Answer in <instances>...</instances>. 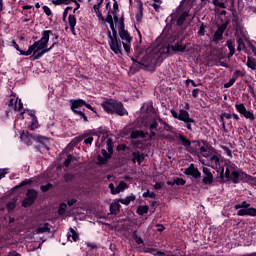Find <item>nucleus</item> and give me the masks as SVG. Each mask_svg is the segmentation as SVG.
Returning a JSON list of instances; mask_svg holds the SVG:
<instances>
[{
	"label": "nucleus",
	"mask_w": 256,
	"mask_h": 256,
	"mask_svg": "<svg viewBox=\"0 0 256 256\" xmlns=\"http://www.w3.org/2000/svg\"><path fill=\"white\" fill-rule=\"evenodd\" d=\"M53 35V31L51 30H44L41 33V38L34 42L33 45L29 46L27 51H20V55L24 57H29L32 55L34 59H41L45 53H49L55 47V43L49 47V39Z\"/></svg>",
	"instance_id": "obj_1"
},
{
	"label": "nucleus",
	"mask_w": 256,
	"mask_h": 256,
	"mask_svg": "<svg viewBox=\"0 0 256 256\" xmlns=\"http://www.w3.org/2000/svg\"><path fill=\"white\" fill-rule=\"evenodd\" d=\"M185 46L176 43L174 46H169L167 44L159 45L151 54V59L149 61L150 65H157L158 61H161V55H171L172 53H184Z\"/></svg>",
	"instance_id": "obj_2"
},
{
	"label": "nucleus",
	"mask_w": 256,
	"mask_h": 256,
	"mask_svg": "<svg viewBox=\"0 0 256 256\" xmlns=\"http://www.w3.org/2000/svg\"><path fill=\"white\" fill-rule=\"evenodd\" d=\"M199 154L202 157L210 160V167L216 171H221V175L225 172L224 168H221V154H218L215 149L209 147L207 144H198Z\"/></svg>",
	"instance_id": "obj_3"
},
{
	"label": "nucleus",
	"mask_w": 256,
	"mask_h": 256,
	"mask_svg": "<svg viewBox=\"0 0 256 256\" xmlns=\"http://www.w3.org/2000/svg\"><path fill=\"white\" fill-rule=\"evenodd\" d=\"M191 11V0H182L176 11L171 14V19L177 22V25H183Z\"/></svg>",
	"instance_id": "obj_4"
},
{
	"label": "nucleus",
	"mask_w": 256,
	"mask_h": 256,
	"mask_svg": "<svg viewBox=\"0 0 256 256\" xmlns=\"http://www.w3.org/2000/svg\"><path fill=\"white\" fill-rule=\"evenodd\" d=\"M101 107L105 113H108L109 115H113V113H116V115H120L121 117L127 115V110L123 107V103L117 100L107 99L101 103Z\"/></svg>",
	"instance_id": "obj_5"
},
{
	"label": "nucleus",
	"mask_w": 256,
	"mask_h": 256,
	"mask_svg": "<svg viewBox=\"0 0 256 256\" xmlns=\"http://www.w3.org/2000/svg\"><path fill=\"white\" fill-rule=\"evenodd\" d=\"M225 177H227V179H231L233 183H239V181H249V175L237 170L233 164L227 165Z\"/></svg>",
	"instance_id": "obj_6"
},
{
	"label": "nucleus",
	"mask_w": 256,
	"mask_h": 256,
	"mask_svg": "<svg viewBox=\"0 0 256 256\" xmlns=\"http://www.w3.org/2000/svg\"><path fill=\"white\" fill-rule=\"evenodd\" d=\"M113 9V11L108 13L106 21L109 23L111 31L115 33V29H121L123 27V20L117 16V13H119V5L117 3H114Z\"/></svg>",
	"instance_id": "obj_7"
},
{
	"label": "nucleus",
	"mask_w": 256,
	"mask_h": 256,
	"mask_svg": "<svg viewBox=\"0 0 256 256\" xmlns=\"http://www.w3.org/2000/svg\"><path fill=\"white\" fill-rule=\"evenodd\" d=\"M170 113L172 117H174V119H178V121H183V123L186 124V128L188 129V131H193V127L191 125H195V119L189 116V112L187 110L181 109L179 113H177V111L175 110H171Z\"/></svg>",
	"instance_id": "obj_8"
},
{
	"label": "nucleus",
	"mask_w": 256,
	"mask_h": 256,
	"mask_svg": "<svg viewBox=\"0 0 256 256\" xmlns=\"http://www.w3.org/2000/svg\"><path fill=\"white\" fill-rule=\"evenodd\" d=\"M108 38L111 51H113L115 55H121L123 53V42L121 43V40L117 39V29H115V32L112 31V35L111 32H109Z\"/></svg>",
	"instance_id": "obj_9"
},
{
	"label": "nucleus",
	"mask_w": 256,
	"mask_h": 256,
	"mask_svg": "<svg viewBox=\"0 0 256 256\" xmlns=\"http://www.w3.org/2000/svg\"><path fill=\"white\" fill-rule=\"evenodd\" d=\"M234 209H239L237 212L238 217H245V215H250L251 217L256 216V208L251 207V204H249L247 201L236 204Z\"/></svg>",
	"instance_id": "obj_10"
},
{
	"label": "nucleus",
	"mask_w": 256,
	"mask_h": 256,
	"mask_svg": "<svg viewBox=\"0 0 256 256\" xmlns=\"http://www.w3.org/2000/svg\"><path fill=\"white\" fill-rule=\"evenodd\" d=\"M20 139L26 145H31L33 141H38V143H43V141H45V137L39 135H31L29 133H25V131L20 133Z\"/></svg>",
	"instance_id": "obj_11"
},
{
	"label": "nucleus",
	"mask_w": 256,
	"mask_h": 256,
	"mask_svg": "<svg viewBox=\"0 0 256 256\" xmlns=\"http://www.w3.org/2000/svg\"><path fill=\"white\" fill-rule=\"evenodd\" d=\"M84 105L85 101H83L82 99L71 101V109L73 113L79 115L80 117H82L83 121L87 122V115H85L83 111H81V107H83Z\"/></svg>",
	"instance_id": "obj_12"
},
{
	"label": "nucleus",
	"mask_w": 256,
	"mask_h": 256,
	"mask_svg": "<svg viewBox=\"0 0 256 256\" xmlns=\"http://www.w3.org/2000/svg\"><path fill=\"white\" fill-rule=\"evenodd\" d=\"M235 109L240 113V115H243L245 119H248V121H254L255 120V114L251 110H247V107H245V104L239 103L235 104Z\"/></svg>",
	"instance_id": "obj_13"
},
{
	"label": "nucleus",
	"mask_w": 256,
	"mask_h": 256,
	"mask_svg": "<svg viewBox=\"0 0 256 256\" xmlns=\"http://www.w3.org/2000/svg\"><path fill=\"white\" fill-rule=\"evenodd\" d=\"M119 31L120 38L122 39V45L126 53H130L131 47L129 46L128 43H131V35H129V32L126 30H123V26L121 28H116Z\"/></svg>",
	"instance_id": "obj_14"
},
{
	"label": "nucleus",
	"mask_w": 256,
	"mask_h": 256,
	"mask_svg": "<svg viewBox=\"0 0 256 256\" xmlns=\"http://www.w3.org/2000/svg\"><path fill=\"white\" fill-rule=\"evenodd\" d=\"M109 189H110V193L112 195H119V193H123V191H125L126 189H129V184L121 181L117 187H115V185L113 183L109 184Z\"/></svg>",
	"instance_id": "obj_15"
},
{
	"label": "nucleus",
	"mask_w": 256,
	"mask_h": 256,
	"mask_svg": "<svg viewBox=\"0 0 256 256\" xmlns=\"http://www.w3.org/2000/svg\"><path fill=\"white\" fill-rule=\"evenodd\" d=\"M35 199H37V191L28 190L26 198L22 201V207H31L35 203Z\"/></svg>",
	"instance_id": "obj_16"
},
{
	"label": "nucleus",
	"mask_w": 256,
	"mask_h": 256,
	"mask_svg": "<svg viewBox=\"0 0 256 256\" xmlns=\"http://www.w3.org/2000/svg\"><path fill=\"white\" fill-rule=\"evenodd\" d=\"M143 125L147 129H150L151 131H153V129H157V127L159 126V122H157V116L152 115L148 117L146 120H143Z\"/></svg>",
	"instance_id": "obj_17"
},
{
	"label": "nucleus",
	"mask_w": 256,
	"mask_h": 256,
	"mask_svg": "<svg viewBox=\"0 0 256 256\" xmlns=\"http://www.w3.org/2000/svg\"><path fill=\"white\" fill-rule=\"evenodd\" d=\"M8 106L14 111H21V109H23V103L21 102V99L15 97L10 99Z\"/></svg>",
	"instance_id": "obj_18"
},
{
	"label": "nucleus",
	"mask_w": 256,
	"mask_h": 256,
	"mask_svg": "<svg viewBox=\"0 0 256 256\" xmlns=\"http://www.w3.org/2000/svg\"><path fill=\"white\" fill-rule=\"evenodd\" d=\"M186 175H191V177H194L197 179V177H201V172H199V169L195 168V165L191 164L186 170Z\"/></svg>",
	"instance_id": "obj_19"
},
{
	"label": "nucleus",
	"mask_w": 256,
	"mask_h": 256,
	"mask_svg": "<svg viewBox=\"0 0 256 256\" xmlns=\"http://www.w3.org/2000/svg\"><path fill=\"white\" fill-rule=\"evenodd\" d=\"M120 209H121V204H119V200H114L110 204V213H111V215H117V213H119Z\"/></svg>",
	"instance_id": "obj_20"
},
{
	"label": "nucleus",
	"mask_w": 256,
	"mask_h": 256,
	"mask_svg": "<svg viewBox=\"0 0 256 256\" xmlns=\"http://www.w3.org/2000/svg\"><path fill=\"white\" fill-rule=\"evenodd\" d=\"M68 23L70 26V31L73 35H75V25H77V18L75 17V15L70 14L68 17Z\"/></svg>",
	"instance_id": "obj_21"
},
{
	"label": "nucleus",
	"mask_w": 256,
	"mask_h": 256,
	"mask_svg": "<svg viewBox=\"0 0 256 256\" xmlns=\"http://www.w3.org/2000/svg\"><path fill=\"white\" fill-rule=\"evenodd\" d=\"M67 239H68V241H71V243H73V241H78L79 234H77V232H75V230L70 228V231L67 234Z\"/></svg>",
	"instance_id": "obj_22"
},
{
	"label": "nucleus",
	"mask_w": 256,
	"mask_h": 256,
	"mask_svg": "<svg viewBox=\"0 0 256 256\" xmlns=\"http://www.w3.org/2000/svg\"><path fill=\"white\" fill-rule=\"evenodd\" d=\"M145 160V156L139 152H133V162L137 163L138 165H141L143 161Z\"/></svg>",
	"instance_id": "obj_23"
},
{
	"label": "nucleus",
	"mask_w": 256,
	"mask_h": 256,
	"mask_svg": "<svg viewBox=\"0 0 256 256\" xmlns=\"http://www.w3.org/2000/svg\"><path fill=\"white\" fill-rule=\"evenodd\" d=\"M225 31L224 27H218L216 32L214 33V41H221L223 39V33Z\"/></svg>",
	"instance_id": "obj_24"
},
{
	"label": "nucleus",
	"mask_w": 256,
	"mask_h": 256,
	"mask_svg": "<svg viewBox=\"0 0 256 256\" xmlns=\"http://www.w3.org/2000/svg\"><path fill=\"white\" fill-rule=\"evenodd\" d=\"M139 137H140L141 139H145V137H146L145 132H141V131H139V130H134V131H132V133H131V139H139Z\"/></svg>",
	"instance_id": "obj_25"
},
{
	"label": "nucleus",
	"mask_w": 256,
	"mask_h": 256,
	"mask_svg": "<svg viewBox=\"0 0 256 256\" xmlns=\"http://www.w3.org/2000/svg\"><path fill=\"white\" fill-rule=\"evenodd\" d=\"M143 19V2L138 3V13L136 14V21L140 23V21Z\"/></svg>",
	"instance_id": "obj_26"
},
{
	"label": "nucleus",
	"mask_w": 256,
	"mask_h": 256,
	"mask_svg": "<svg viewBox=\"0 0 256 256\" xmlns=\"http://www.w3.org/2000/svg\"><path fill=\"white\" fill-rule=\"evenodd\" d=\"M6 207H7L8 212L11 213V211H13L15 209V207H17V198L11 199L7 203Z\"/></svg>",
	"instance_id": "obj_27"
},
{
	"label": "nucleus",
	"mask_w": 256,
	"mask_h": 256,
	"mask_svg": "<svg viewBox=\"0 0 256 256\" xmlns=\"http://www.w3.org/2000/svg\"><path fill=\"white\" fill-rule=\"evenodd\" d=\"M135 199L136 197L131 194L130 196L120 199V203H122V205H129V203H131V201H135Z\"/></svg>",
	"instance_id": "obj_28"
},
{
	"label": "nucleus",
	"mask_w": 256,
	"mask_h": 256,
	"mask_svg": "<svg viewBox=\"0 0 256 256\" xmlns=\"http://www.w3.org/2000/svg\"><path fill=\"white\" fill-rule=\"evenodd\" d=\"M37 233H49L51 229H49V224L40 225L37 227Z\"/></svg>",
	"instance_id": "obj_29"
},
{
	"label": "nucleus",
	"mask_w": 256,
	"mask_h": 256,
	"mask_svg": "<svg viewBox=\"0 0 256 256\" xmlns=\"http://www.w3.org/2000/svg\"><path fill=\"white\" fill-rule=\"evenodd\" d=\"M147 213H149V206H147V205L138 206V208H137L138 215H145Z\"/></svg>",
	"instance_id": "obj_30"
},
{
	"label": "nucleus",
	"mask_w": 256,
	"mask_h": 256,
	"mask_svg": "<svg viewBox=\"0 0 256 256\" xmlns=\"http://www.w3.org/2000/svg\"><path fill=\"white\" fill-rule=\"evenodd\" d=\"M23 115H29V117L32 119L33 117H35V111L24 109V111L20 114L19 119H24Z\"/></svg>",
	"instance_id": "obj_31"
},
{
	"label": "nucleus",
	"mask_w": 256,
	"mask_h": 256,
	"mask_svg": "<svg viewBox=\"0 0 256 256\" xmlns=\"http://www.w3.org/2000/svg\"><path fill=\"white\" fill-rule=\"evenodd\" d=\"M179 141L181 142V145H183L184 147H189L191 145V141H189V139H187L183 135H179Z\"/></svg>",
	"instance_id": "obj_32"
},
{
	"label": "nucleus",
	"mask_w": 256,
	"mask_h": 256,
	"mask_svg": "<svg viewBox=\"0 0 256 256\" xmlns=\"http://www.w3.org/2000/svg\"><path fill=\"white\" fill-rule=\"evenodd\" d=\"M31 125L29 126V129H31V131H35V129H37V127H39V122L37 121V117L34 116L33 118H31Z\"/></svg>",
	"instance_id": "obj_33"
},
{
	"label": "nucleus",
	"mask_w": 256,
	"mask_h": 256,
	"mask_svg": "<svg viewBox=\"0 0 256 256\" xmlns=\"http://www.w3.org/2000/svg\"><path fill=\"white\" fill-rule=\"evenodd\" d=\"M202 181L205 185H211L213 183V175L204 176Z\"/></svg>",
	"instance_id": "obj_34"
},
{
	"label": "nucleus",
	"mask_w": 256,
	"mask_h": 256,
	"mask_svg": "<svg viewBox=\"0 0 256 256\" xmlns=\"http://www.w3.org/2000/svg\"><path fill=\"white\" fill-rule=\"evenodd\" d=\"M53 5H69L71 3V0H53Z\"/></svg>",
	"instance_id": "obj_35"
},
{
	"label": "nucleus",
	"mask_w": 256,
	"mask_h": 256,
	"mask_svg": "<svg viewBox=\"0 0 256 256\" xmlns=\"http://www.w3.org/2000/svg\"><path fill=\"white\" fill-rule=\"evenodd\" d=\"M66 210H67V204L65 203L60 204L59 210H58L59 215H65Z\"/></svg>",
	"instance_id": "obj_36"
},
{
	"label": "nucleus",
	"mask_w": 256,
	"mask_h": 256,
	"mask_svg": "<svg viewBox=\"0 0 256 256\" xmlns=\"http://www.w3.org/2000/svg\"><path fill=\"white\" fill-rule=\"evenodd\" d=\"M143 197H149L150 199H155V194L154 192H151L149 190H147L146 192H144L142 194Z\"/></svg>",
	"instance_id": "obj_37"
},
{
	"label": "nucleus",
	"mask_w": 256,
	"mask_h": 256,
	"mask_svg": "<svg viewBox=\"0 0 256 256\" xmlns=\"http://www.w3.org/2000/svg\"><path fill=\"white\" fill-rule=\"evenodd\" d=\"M43 11L47 15V17H51V15H53L51 8H49L48 6H43Z\"/></svg>",
	"instance_id": "obj_38"
},
{
	"label": "nucleus",
	"mask_w": 256,
	"mask_h": 256,
	"mask_svg": "<svg viewBox=\"0 0 256 256\" xmlns=\"http://www.w3.org/2000/svg\"><path fill=\"white\" fill-rule=\"evenodd\" d=\"M247 66H248L250 69H253V70L256 69V64H255V62H253V61L251 60V58H248Z\"/></svg>",
	"instance_id": "obj_39"
},
{
	"label": "nucleus",
	"mask_w": 256,
	"mask_h": 256,
	"mask_svg": "<svg viewBox=\"0 0 256 256\" xmlns=\"http://www.w3.org/2000/svg\"><path fill=\"white\" fill-rule=\"evenodd\" d=\"M71 161H73V156H72L71 154H69V155L67 156V159H66L65 162H64V165H65L66 167H69V165H71Z\"/></svg>",
	"instance_id": "obj_40"
},
{
	"label": "nucleus",
	"mask_w": 256,
	"mask_h": 256,
	"mask_svg": "<svg viewBox=\"0 0 256 256\" xmlns=\"http://www.w3.org/2000/svg\"><path fill=\"white\" fill-rule=\"evenodd\" d=\"M238 51H243V49H245V43H243V40L238 39V47H237Z\"/></svg>",
	"instance_id": "obj_41"
},
{
	"label": "nucleus",
	"mask_w": 256,
	"mask_h": 256,
	"mask_svg": "<svg viewBox=\"0 0 256 256\" xmlns=\"http://www.w3.org/2000/svg\"><path fill=\"white\" fill-rule=\"evenodd\" d=\"M213 3L216 7H220L221 9H225V3L219 2V0H214Z\"/></svg>",
	"instance_id": "obj_42"
},
{
	"label": "nucleus",
	"mask_w": 256,
	"mask_h": 256,
	"mask_svg": "<svg viewBox=\"0 0 256 256\" xmlns=\"http://www.w3.org/2000/svg\"><path fill=\"white\" fill-rule=\"evenodd\" d=\"M228 49L230 50L229 56L233 57V55H235V47H233V44H228Z\"/></svg>",
	"instance_id": "obj_43"
},
{
	"label": "nucleus",
	"mask_w": 256,
	"mask_h": 256,
	"mask_svg": "<svg viewBox=\"0 0 256 256\" xmlns=\"http://www.w3.org/2000/svg\"><path fill=\"white\" fill-rule=\"evenodd\" d=\"M51 188V184H46V185H42L41 186V191H43V193H46V191H49V189Z\"/></svg>",
	"instance_id": "obj_44"
},
{
	"label": "nucleus",
	"mask_w": 256,
	"mask_h": 256,
	"mask_svg": "<svg viewBox=\"0 0 256 256\" xmlns=\"http://www.w3.org/2000/svg\"><path fill=\"white\" fill-rule=\"evenodd\" d=\"M235 83V79H231L229 82L224 84L225 89H229V87H232Z\"/></svg>",
	"instance_id": "obj_45"
},
{
	"label": "nucleus",
	"mask_w": 256,
	"mask_h": 256,
	"mask_svg": "<svg viewBox=\"0 0 256 256\" xmlns=\"http://www.w3.org/2000/svg\"><path fill=\"white\" fill-rule=\"evenodd\" d=\"M175 185H185V181L183 180V178H177L174 180Z\"/></svg>",
	"instance_id": "obj_46"
},
{
	"label": "nucleus",
	"mask_w": 256,
	"mask_h": 256,
	"mask_svg": "<svg viewBox=\"0 0 256 256\" xmlns=\"http://www.w3.org/2000/svg\"><path fill=\"white\" fill-rule=\"evenodd\" d=\"M69 9H71L70 7H66V9L63 12V21H66L67 19V15H69Z\"/></svg>",
	"instance_id": "obj_47"
},
{
	"label": "nucleus",
	"mask_w": 256,
	"mask_h": 256,
	"mask_svg": "<svg viewBox=\"0 0 256 256\" xmlns=\"http://www.w3.org/2000/svg\"><path fill=\"white\" fill-rule=\"evenodd\" d=\"M154 189H155L156 191H159V189H163V183L157 182V183L154 185Z\"/></svg>",
	"instance_id": "obj_48"
},
{
	"label": "nucleus",
	"mask_w": 256,
	"mask_h": 256,
	"mask_svg": "<svg viewBox=\"0 0 256 256\" xmlns=\"http://www.w3.org/2000/svg\"><path fill=\"white\" fill-rule=\"evenodd\" d=\"M107 144L109 153H113V145L111 144V139L107 140Z\"/></svg>",
	"instance_id": "obj_49"
},
{
	"label": "nucleus",
	"mask_w": 256,
	"mask_h": 256,
	"mask_svg": "<svg viewBox=\"0 0 256 256\" xmlns=\"http://www.w3.org/2000/svg\"><path fill=\"white\" fill-rule=\"evenodd\" d=\"M12 45H13L14 49H16V51H19V53H21V51H24V50L19 49V44H17V42H15V40L12 41Z\"/></svg>",
	"instance_id": "obj_50"
},
{
	"label": "nucleus",
	"mask_w": 256,
	"mask_h": 256,
	"mask_svg": "<svg viewBox=\"0 0 256 256\" xmlns=\"http://www.w3.org/2000/svg\"><path fill=\"white\" fill-rule=\"evenodd\" d=\"M101 153H102V156L104 157V159H109V157H111L109 155V153H107V150H105V149H102Z\"/></svg>",
	"instance_id": "obj_51"
},
{
	"label": "nucleus",
	"mask_w": 256,
	"mask_h": 256,
	"mask_svg": "<svg viewBox=\"0 0 256 256\" xmlns=\"http://www.w3.org/2000/svg\"><path fill=\"white\" fill-rule=\"evenodd\" d=\"M84 143H86V145H91V143H93V137H87L85 140H84Z\"/></svg>",
	"instance_id": "obj_52"
},
{
	"label": "nucleus",
	"mask_w": 256,
	"mask_h": 256,
	"mask_svg": "<svg viewBox=\"0 0 256 256\" xmlns=\"http://www.w3.org/2000/svg\"><path fill=\"white\" fill-rule=\"evenodd\" d=\"M203 173H204V175L205 176H207V175H213L212 173H211V170L209 169V168H203Z\"/></svg>",
	"instance_id": "obj_53"
},
{
	"label": "nucleus",
	"mask_w": 256,
	"mask_h": 256,
	"mask_svg": "<svg viewBox=\"0 0 256 256\" xmlns=\"http://www.w3.org/2000/svg\"><path fill=\"white\" fill-rule=\"evenodd\" d=\"M75 203H77V200L75 198L68 200L69 207H72V205H75Z\"/></svg>",
	"instance_id": "obj_54"
},
{
	"label": "nucleus",
	"mask_w": 256,
	"mask_h": 256,
	"mask_svg": "<svg viewBox=\"0 0 256 256\" xmlns=\"http://www.w3.org/2000/svg\"><path fill=\"white\" fill-rule=\"evenodd\" d=\"M192 97H195V98L199 97V89H194L192 91Z\"/></svg>",
	"instance_id": "obj_55"
},
{
	"label": "nucleus",
	"mask_w": 256,
	"mask_h": 256,
	"mask_svg": "<svg viewBox=\"0 0 256 256\" xmlns=\"http://www.w3.org/2000/svg\"><path fill=\"white\" fill-rule=\"evenodd\" d=\"M105 157H101V156H98V163L100 164V165H103V163H105Z\"/></svg>",
	"instance_id": "obj_56"
},
{
	"label": "nucleus",
	"mask_w": 256,
	"mask_h": 256,
	"mask_svg": "<svg viewBox=\"0 0 256 256\" xmlns=\"http://www.w3.org/2000/svg\"><path fill=\"white\" fill-rule=\"evenodd\" d=\"M220 121L222 123L223 129H225V116H223V114H221V116H220Z\"/></svg>",
	"instance_id": "obj_57"
},
{
	"label": "nucleus",
	"mask_w": 256,
	"mask_h": 256,
	"mask_svg": "<svg viewBox=\"0 0 256 256\" xmlns=\"http://www.w3.org/2000/svg\"><path fill=\"white\" fill-rule=\"evenodd\" d=\"M7 175V170H0V179H3Z\"/></svg>",
	"instance_id": "obj_58"
},
{
	"label": "nucleus",
	"mask_w": 256,
	"mask_h": 256,
	"mask_svg": "<svg viewBox=\"0 0 256 256\" xmlns=\"http://www.w3.org/2000/svg\"><path fill=\"white\" fill-rule=\"evenodd\" d=\"M222 115H223V117L225 118V119H231V117H232V115H231V113H222Z\"/></svg>",
	"instance_id": "obj_59"
},
{
	"label": "nucleus",
	"mask_w": 256,
	"mask_h": 256,
	"mask_svg": "<svg viewBox=\"0 0 256 256\" xmlns=\"http://www.w3.org/2000/svg\"><path fill=\"white\" fill-rule=\"evenodd\" d=\"M73 3H76V7L74 8V13L75 11H77V9H79L81 7V5L79 3H77V0H71Z\"/></svg>",
	"instance_id": "obj_60"
},
{
	"label": "nucleus",
	"mask_w": 256,
	"mask_h": 256,
	"mask_svg": "<svg viewBox=\"0 0 256 256\" xmlns=\"http://www.w3.org/2000/svg\"><path fill=\"white\" fill-rule=\"evenodd\" d=\"M198 33H200V35H203V33H205V26H203V24L201 25Z\"/></svg>",
	"instance_id": "obj_61"
},
{
	"label": "nucleus",
	"mask_w": 256,
	"mask_h": 256,
	"mask_svg": "<svg viewBox=\"0 0 256 256\" xmlns=\"http://www.w3.org/2000/svg\"><path fill=\"white\" fill-rule=\"evenodd\" d=\"M84 106H85L87 109H90V111H95V108H93V107L91 106V104H86V102H85Z\"/></svg>",
	"instance_id": "obj_62"
},
{
	"label": "nucleus",
	"mask_w": 256,
	"mask_h": 256,
	"mask_svg": "<svg viewBox=\"0 0 256 256\" xmlns=\"http://www.w3.org/2000/svg\"><path fill=\"white\" fill-rule=\"evenodd\" d=\"M224 151H226V154L228 155V157H231V150H229V148L227 147H223Z\"/></svg>",
	"instance_id": "obj_63"
},
{
	"label": "nucleus",
	"mask_w": 256,
	"mask_h": 256,
	"mask_svg": "<svg viewBox=\"0 0 256 256\" xmlns=\"http://www.w3.org/2000/svg\"><path fill=\"white\" fill-rule=\"evenodd\" d=\"M22 9L24 11L27 10V9H33V6H31V5H24V6H22Z\"/></svg>",
	"instance_id": "obj_64"
}]
</instances>
